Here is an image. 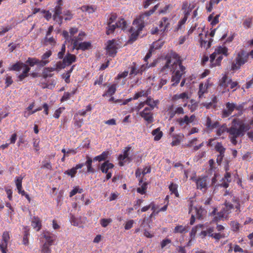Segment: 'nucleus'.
Returning a JSON list of instances; mask_svg holds the SVG:
<instances>
[{"mask_svg":"<svg viewBox=\"0 0 253 253\" xmlns=\"http://www.w3.org/2000/svg\"><path fill=\"white\" fill-rule=\"evenodd\" d=\"M217 127L218 128L216 131V135L224 138L226 136V133H228L230 141L234 145L237 143L236 138L240 136H243L245 132L250 129V126L244 124L243 120L237 119L233 120L229 128H227L225 124L221 126H218Z\"/></svg>","mask_w":253,"mask_h":253,"instance_id":"nucleus-1","label":"nucleus"},{"mask_svg":"<svg viewBox=\"0 0 253 253\" xmlns=\"http://www.w3.org/2000/svg\"><path fill=\"white\" fill-rule=\"evenodd\" d=\"M185 67L182 65L180 57L174 53L167 58L161 72L165 73L169 70L172 74V85L175 86L179 83L182 75L185 73Z\"/></svg>","mask_w":253,"mask_h":253,"instance_id":"nucleus-2","label":"nucleus"},{"mask_svg":"<svg viewBox=\"0 0 253 253\" xmlns=\"http://www.w3.org/2000/svg\"><path fill=\"white\" fill-rule=\"evenodd\" d=\"M158 4L155 5L153 8L144 13L137 17L133 22L132 26L130 29L131 34L128 41V43H132L136 40L140 32L144 27V18L152 15L158 8Z\"/></svg>","mask_w":253,"mask_h":253,"instance_id":"nucleus-3","label":"nucleus"},{"mask_svg":"<svg viewBox=\"0 0 253 253\" xmlns=\"http://www.w3.org/2000/svg\"><path fill=\"white\" fill-rule=\"evenodd\" d=\"M35 65H40V60L36 58L29 57L26 61V63L18 62L10 67L9 70L15 71H20L22 70V72L17 77L19 81H22L29 75V72L30 70V68L28 65L33 67Z\"/></svg>","mask_w":253,"mask_h":253,"instance_id":"nucleus-4","label":"nucleus"},{"mask_svg":"<svg viewBox=\"0 0 253 253\" xmlns=\"http://www.w3.org/2000/svg\"><path fill=\"white\" fill-rule=\"evenodd\" d=\"M231 201L233 203V204H231L229 202H226L222 210L217 214H216V209H214L211 213V214L214 216L212 221L218 222L221 220L227 219L228 215L230 212L231 210H232L234 207L237 209L236 211L238 212L240 211V205L239 199L235 197L232 196H231Z\"/></svg>","mask_w":253,"mask_h":253,"instance_id":"nucleus-5","label":"nucleus"},{"mask_svg":"<svg viewBox=\"0 0 253 253\" xmlns=\"http://www.w3.org/2000/svg\"><path fill=\"white\" fill-rule=\"evenodd\" d=\"M228 49L224 45L217 46L213 53L210 56V66L213 67L220 65L223 59V56H228L229 55Z\"/></svg>","mask_w":253,"mask_h":253,"instance_id":"nucleus-6","label":"nucleus"},{"mask_svg":"<svg viewBox=\"0 0 253 253\" xmlns=\"http://www.w3.org/2000/svg\"><path fill=\"white\" fill-rule=\"evenodd\" d=\"M248 61V55L244 50L239 51L231 65V70L235 71L239 69L241 67Z\"/></svg>","mask_w":253,"mask_h":253,"instance_id":"nucleus-7","label":"nucleus"},{"mask_svg":"<svg viewBox=\"0 0 253 253\" xmlns=\"http://www.w3.org/2000/svg\"><path fill=\"white\" fill-rule=\"evenodd\" d=\"M194 8L193 4H188L187 2L183 3L182 10L184 13V17L178 22L176 30L180 29L181 26L185 23L190 12Z\"/></svg>","mask_w":253,"mask_h":253,"instance_id":"nucleus-8","label":"nucleus"},{"mask_svg":"<svg viewBox=\"0 0 253 253\" xmlns=\"http://www.w3.org/2000/svg\"><path fill=\"white\" fill-rule=\"evenodd\" d=\"M159 101L158 100H154L150 96H147L146 100L140 102L137 106L132 108L131 109L130 112H132L134 111H139L141 110L145 106H149L152 107H155L159 104Z\"/></svg>","mask_w":253,"mask_h":253,"instance_id":"nucleus-9","label":"nucleus"},{"mask_svg":"<svg viewBox=\"0 0 253 253\" xmlns=\"http://www.w3.org/2000/svg\"><path fill=\"white\" fill-rule=\"evenodd\" d=\"M220 86L223 87L225 90L229 91L230 89H233V91H234L237 88L238 84L237 82L232 81L226 75H224L220 81Z\"/></svg>","mask_w":253,"mask_h":253,"instance_id":"nucleus-10","label":"nucleus"},{"mask_svg":"<svg viewBox=\"0 0 253 253\" xmlns=\"http://www.w3.org/2000/svg\"><path fill=\"white\" fill-rule=\"evenodd\" d=\"M154 107L145 106L142 110L137 111L138 114L142 117L148 123H151L154 121L153 114L152 113Z\"/></svg>","mask_w":253,"mask_h":253,"instance_id":"nucleus-11","label":"nucleus"},{"mask_svg":"<svg viewBox=\"0 0 253 253\" xmlns=\"http://www.w3.org/2000/svg\"><path fill=\"white\" fill-rule=\"evenodd\" d=\"M196 120V117L194 114L190 116L185 115L183 117L177 119L176 120V123L181 128H185L188 125L194 122Z\"/></svg>","mask_w":253,"mask_h":253,"instance_id":"nucleus-12","label":"nucleus"},{"mask_svg":"<svg viewBox=\"0 0 253 253\" xmlns=\"http://www.w3.org/2000/svg\"><path fill=\"white\" fill-rule=\"evenodd\" d=\"M243 108L242 105H236L234 103L228 102L226 104V109L222 111V116L223 118H226L229 116L234 110L241 111Z\"/></svg>","mask_w":253,"mask_h":253,"instance_id":"nucleus-13","label":"nucleus"},{"mask_svg":"<svg viewBox=\"0 0 253 253\" xmlns=\"http://www.w3.org/2000/svg\"><path fill=\"white\" fill-rule=\"evenodd\" d=\"M199 42L202 47L208 49L211 47L212 39L208 36V33L205 32L199 35Z\"/></svg>","mask_w":253,"mask_h":253,"instance_id":"nucleus-14","label":"nucleus"},{"mask_svg":"<svg viewBox=\"0 0 253 253\" xmlns=\"http://www.w3.org/2000/svg\"><path fill=\"white\" fill-rule=\"evenodd\" d=\"M114 168V165L106 161L102 163L100 166V170L103 173L106 174V178L107 180L109 179L112 177V172Z\"/></svg>","mask_w":253,"mask_h":253,"instance_id":"nucleus-15","label":"nucleus"},{"mask_svg":"<svg viewBox=\"0 0 253 253\" xmlns=\"http://www.w3.org/2000/svg\"><path fill=\"white\" fill-rule=\"evenodd\" d=\"M196 183L197 188L200 189L203 192H206L208 189V177H200L198 178L194 179L191 178Z\"/></svg>","mask_w":253,"mask_h":253,"instance_id":"nucleus-16","label":"nucleus"},{"mask_svg":"<svg viewBox=\"0 0 253 253\" xmlns=\"http://www.w3.org/2000/svg\"><path fill=\"white\" fill-rule=\"evenodd\" d=\"M131 149L130 146L126 147L123 152V154H121L118 157L119 165L120 166H124L126 163L130 161V159L128 157L129 152Z\"/></svg>","mask_w":253,"mask_h":253,"instance_id":"nucleus-17","label":"nucleus"},{"mask_svg":"<svg viewBox=\"0 0 253 253\" xmlns=\"http://www.w3.org/2000/svg\"><path fill=\"white\" fill-rule=\"evenodd\" d=\"M118 44L115 40L109 41L106 45L107 54L110 56H114L117 53Z\"/></svg>","mask_w":253,"mask_h":253,"instance_id":"nucleus-18","label":"nucleus"},{"mask_svg":"<svg viewBox=\"0 0 253 253\" xmlns=\"http://www.w3.org/2000/svg\"><path fill=\"white\" fill-rule=\"evenodd\" d=\"M191 97V94L188 92H183L180 94H176L174 95L172 97V100L176 101L179 99L182 100L184 103L183 107H186L187 105V101Z\"/></svg>","mask_w":253,"mask_h":253,"instance_id":"nucleus-19","label":"nucleus"},{"mask_svg":"<svg viewBox=\"0 0 253 253\" xmlns=\"http://www.w3.org/2000/svg\"><path fill=\"white\" fill-rule=\"evenodd\" d=\"M189 213H193L197 218L201 219L206 214V211L202 207H193L191 204Z\"/></svg>","mask_w":253,"mask_h":253,"instance_id":"nucleus-20","label":"nucleus"},{"mask_svg":"<svg viewBox=\"0 0 253 253\" xmlns=\"http://www.w3.org/2000/svg\"><path fill=\"white\" fill-rule=\"evenodd\" d=\"M160 31L162 33L167 32L170 27V19L167 17H163L159 22Z\"/></svg>","mask_w":253,"mask_h":253,"instance_id":"nucleus-21","label":"nucleus"},{"mask_svg":"<svg viewBox=\"0 0 253 253\" xmlns=\"http://www.w3.org/2000/svg\"><path fill=\"white\" fill-rule=\"evenodd\" d=\"M10 239L9 233L7 231H5L3 233L2 236V240L0 243V249L2 253H7L6 249L7 247L8 242Z\"/></svg>","mask_w":253,"mask_h":253,"instance_id":"nucleus-22","label":"nucleus"},{"mask_svg":"<svg viewBox=\"0 0 253 253\" xmlns=\"http://www.w3.org/2000/svg\"><path fill=\"white\" fill-rule=\"evenodd\" d=\"M23 177L21 176L16 177L15 180V185L19 194L22 196H25L27 200L30 202V198L28 194H26L24 190L22 189V182Z\"/></svg>","mask_w":253,"mask_h":253,"instance_id":"nucleus-23","label":"nucleus"},{"mask_svg":"<svg viewBox=\"0 0 253 253\" xmlns=\"http://www.w3.org/2000/svg\"><path fill=\"white\" fill-rule=\"evenodd\" d=\"M73 44L74 48L78 50L81 49L82 50H85L90 49L91 47V44L90 42H85L78 43V40L77 39L73 40Z\"/></svg>","mask_w":253,"mask_h":253,"instance_id":"nucleus-24","label":"nucleus"},{"mask_svg":"<svg viewBox=\"0 0 253 253\" xmlns=\"http://www.w3.org/2000/svg\"><path fill=\"white\" fill-rule=\"evenodd\" d=\"M62 7L60 5H57L55 8V12L53 16L54 20L58 22L59 24H61L63 18V16L61 15L62 14Z\"/></svg>","mask_w":253,"mask_h":253,"instance_id":"nucleus-25","label":"nucleus"},{"mask_svg":"<svg viewBox=\"0 0 253 253\" xmlns=\"http://www.w3.org/2000/svg\"><path fill=\"white\" fill-rule=\"evenodd\" d=\"M42 236L45 240V242L48 245L51 246L55 240L56 236L53 234L45 231L42 233Z\"/></svg>","mask_w":253,"mask_h":253,"instance_id":"nucleus-26","label":"nucleus"},{"mask_svg":"<svg viewBox=\"0 0 253 253\" xmlns=\"http://www.w3.org/2000/svg\"><path fill=\"white\" fill-rule=\"evenodd\" d=\"M78 32V29L76 28H72L70 29L69 33L66 31H64L62 33L63 37L65 38L66 41L69 42L71 41L72 42V39H73V36Z\"/></svg>","mask_w":253,"mask_h":253,"instance_id":"nucleus-27","label":"nucleus"},{"mask_svg":"<svg viewBox=\"0 0 253 253\" xmlns=\"http://www.w3.org/2000/svg\"><path fill=\"white\" fill-rule=\"evenodd\" d=\"M84 164H78L75 167H73L70 169L66 170L64 173L71 176V177H74L77 172V170L78 169L82 168L84 167Z\"/></svg>","mask_w":253,"mask_h":253,"instance_id":"nucleus-28","label":"nucleus"},{"mask_svg":"<svg viewBox=\"0 0 253 253\" xmlns=\"http://www.w3.org/2000/svg\"><path fill=\"white\" fill-rule=\"evenodd\" d=\"M215 150L219 153V155L218 156L217 159V162L218 163H220L222 158L224 156V153L225 149L223 147L222 144L220 143H217L215 146Z\"/></svg>","mask_w":253,"mask_h":253,"instance_id":"nucleus-29","label":"nucleus"},{"mask_svg":"<svg viewBox=\"0 0 253 253\" xmlns=\"http://www.w3.org/2000/svg\"><path fill=\"white\" fill-rule=\"evenodd\" d=\"M147 182H143L141 179H140L138 184L139 187L136 189L137 192L141 195L145 194L147 189Z\"/></svg>","mask_w":253,"mask_h":253,"instance_id":"nucleus-30","label":"nucleus"},{"mask_svg":"<svg viewBox=\"0 0 253 253\" xmlns=\"http://www.w3.org/2000/svg\"><path fill=\"white\" fill-rule=\"evenodd\" d=\"M226 173L224 175V178L222 179L221 186L224 188H227L229 186V183L231 181V174L227 171L228 170V168L226 167L225 169Z\"/></svg>","mask_w":253,"mask_h":253,"instance_id":"nucleus-31","label":"nucleus"},{"mask_svg":"<svg viewBox=\"0 0 253 253\" xmlns=\"http://www.w3.org/2000/svg\"><path fill=\"white\" fill-rule=\"evenodd\" d=\"M52 52L50 50L45 52L42 56V60H40V66H43L49 62L48 58L51 55Z\"/></svg>","mask_w":253,"mask_h":253,"instance_id":"nucleus-32","label":"nucleus"},{"mask_svg":"<svg viewBox=\"0 0 253 253\" xmlns=\"http://www.w3.org/2000/svg\"><path fill=\"white\" fill-rule=\"evenodd\" d=\"M151 93L150 89L147 90H141L136 92L133 96V99L136 100L141 97H147Z\"/></svg>","mask_w":253,"mask_h":253,"instance_id":"nucleus-33","label":"nucleus"},{"mask_svg":"<svg viewBox=\"0 0 253 253\" xmlns=\"http://www.w3.org/2000/svg\"><path fill=\"white\" fill-rule=\"evenodd\" d=\"M116 84H114L108 86V88L103 94V96H111L113 95L116 91Z\"/></svg>","mask_w":253,"mask_h":253,"instance_id":"nucleus-34","label":"nucleus"},{"mask_svg":"<svg viewBox=\"0 0 253 253\" xmlns=\"http://www.w3.org/2000/svg\"><path fill=\"white\" fill-rule=\"evenodd\" d=\"M76 57L75 55L68 54L63 59L66 66L71 65L72 63L75 62Z\"/></svg>","mask_w":253,"mask_h":253,"instance_id":"nucleus-35","label":"nucleus"},{"mask_svg":"<svg viewBox=\"0 0 253 253\" xmlns=\"http://www.w3.org/2000/svg\"><path fill=\"white\" fill-rule=\"evenodd\" d=\"M70 221L71 224L74 226H82V222L81 218H77L73 215L71 214Z\"/></svg>","mask_w":253,"mask_h":253,"instance_id":"nucleus-36","label":"nucleus"},{"mask_svg":"<svg viewBox=\"0 0 253 253\" xmlns=\"http://www.w3.org/2000/svg\"><path fill=\"white\" fill-rule=\"evenodd\" d=\"M150 208H151L152 210L153 211V213L152 214V215L155 213L156 211L158 208V205H156L154 202H151L148 206L143 207L141 211L142 212H144L148 211Z\"/></svg>","mask_w":253,"mask_h":253,"instance_id":"nucleus-37","label":"nucleus"},{"mask_svg":"<svg viewBox=\"0 0 253 253\" xmlns=\"http://www.w3.org/2000/svg\"><path fill=\"white\" fill-rule=\"evenodd\" d=\"M209 86V83L206 82L205 84L201 83L199 85V90L198 95L200 98L202 97L203 95L206 92L207 88Z\"/></svg>","mask_w":253,"mask_h":253,"instance_id":"nucleus-38","label":"nucleus"},{"mask_svg":"<svg viewBox=\"0 0 253 253\" xmlns=\"http://www.w3.org/2000/svg\"><path fill=\"white\" fill-rule=\"evenodd\" d=\"M218 125V122H215L212 123L211 119L209 117L206 118V126L209 129H212L216 128Z\"/></svg>","mask_w":253,"mask_h":253,"instance_id":"nucleus-39","label":"nucleus"},{"mask_svg":"<svg viewBox=\"0 0 253 253\" xmlns=\"http://www.w3.org/2000/svg\"><path fill=\"white\" fill-rule=\"evenodd\" d=\"M32 226L35 228L37 231H39L42 226L41 221L40 218L37 217H35L32 221Z\"/></svg>","mask_w":253,"mask_h":253,"instance_id":"nucleus-40","label":"nucleus"},{"mask_svg":"<svg viewBox=\"0 0 253 253\" xmlns=\"http://www.w3.org/2000/svg\"><path fill=\"white\" fill-rule=\"evenodd\" d=\"M146 68L145 67L144 65H143L140 69L137 70L135 67V65H134L133 66L131 67V69L130 71L129 75L133 76V75H136L138 73H141L143 71H144L145 70Z\"/></svg>","mask_w":253,"mask_h":253,"instance_id":"nucleus-41","label":"nucleus"},{"mask_svg":"<svg viewBox=\"0 0 253 253\" xmlns=\"http://www.w3.org/2000/svg\"><path fill=\"white\" fill-rule=\"evenodd\" d=\"M228 235V234L227 233L223 232H219L218 233H214V234H210V236L217 240H219L221 239L227 237Z\"/></svg>","mask_w":253,"mask_h":253,"instance_id":"nucleus-42","label":"nucleus"},{"mask_svg":"<svg viewBox=\"0 0 253 253\" xmlns=\"http://www.w3.org/2000/svg\"><path fill=\"white\" fill-rule=\"evenodd\" d=\"M219 14L213 16V14H211L208 17V21L211 22V25L212 26H214L219 22Z\"/></svg>","mask_w":253,"mask_h":253,"instance_id":"nucleus-43","label":"nucleus"},{"mask_svg":"<svg viewBox=\"0 0 253 253\" xmlns=\"http://www.w3.org/2000/svg\"><path fill=\"white\" fill-rule=\"evenodd\" d=\"M109 154V153L108 151H104L100 155L95 157L93 160L98 161L99 162L105 161L108 158Z\"/></svg>","mask_w":253,"mask_h":253,"instance_id":"nucleus-44","label":"nucleus"},{"mask_svg":"<svg viewBox=\"0 0 253 253\" xmlns=\"http://www.w3.org/2000/svg\"><path fill=\"white\" fill-rule=\"evenodd\" d=\"M152 134L154 136V140L155 141L159 140L163 136V132L160 130V128L153 130Z\"/></svg>","mask_w":253,"mask_h":253,"instance_id":"nucleus-45","label":"nucleus"},{"mask_svg":"<svg viewBox=\"0 0 253 253\" xmlns=\"http://www.w3.org/2000/svg\"><path fill=\"white\" fill-rule=\"evenodd\" d=\"M55 71V69L53 68H45L42 72V76L44 78L52 77L53 74L52 72Z\"/></svg>","mask_w":253,"mask_h":253,"instance_id":"nucleus-46","label":"nucleus"},{"mask_svg":"<svg viewBox=\"0 0 253 253\" xmlns=\"http://www.w3.org/2000/svg\"><path fill=\"white\" fill-rule=\"evenodd\" d=\"M116 25L118 28L124 30L126 27L127 22L124 18L120 17L116 23Z\"/></svg>","mask_w":253,"mask_h":253,"instance_id":"nucleus-47","label":"nucleus"},{"mask_svg":"<svg viewBox=\"0 0 253 253\" xmlns=\"http://www.w3.org/2000/svg\"><path fill=\"white\" fill-rule=\"evenodd\" d=\"M49 245L46 243L43 244L40 247V253H51V250L50 248Z\"/></svg>","mask_w":253,"mask_h":253,"instance_id":"nucleus-48","label":"nucleus"},{"mask_svg":"<svg viewBox=\"0 0 253 253\" xmlns=\"http://www.w3.org/2000/svg\"><path fill=\"white\" fill-rule=\"evenodd\" d=\"M187 228L188 227L186 226L177 225L174 228L173 232L175 233H183L187 231Z\"/></svg>","mask_w":253,"mask_h":253,"instance_id":"nucleus-49","label":"nucleus"},{"mask_svg":"<svg viewBox=\"0 0 253 253\" xmlns=\"http://www.w3.org/2000/svg\"><path fill=\"white\" fill-rule=\"evenodd\" d=\"M81 10L83 11H86L89 13H91L95 11L96 7L92 5H84L81 7Z\"/></svg>","mask_w":253,"mask_h":253,"instance_id":"nucleus-50","label":"nucleus"},{"mask_svg":"<svg viewBox=\"0 0 253 253\" xmlns=\"http://www.w3.org/2000/svg\"><path fill=\"white\" fill-rule=\"evenodd\" d=\"M86 159H87V160L85 162V165H86V167H87V172H94V169L92 168V160L91 158H90L89 157H87Z\"/></svg>","mask_w":253,"mask_h":253,"instance_id":"nucleus-51","label":"nucleus"},{"mask_svg":"<svg viewBox=\"0 0 253 253\" xmlns=\"http://www.w3.org/2000/svg\"><path fill=\"white\" fill-rule=\"evenodd\" d=\"M169 189L171 193H173L176 197H177L179 196V194L177 191V184L171 183L169 186Z\"/></svg>","mask_w":253,"mask_h":253,"instance_id":"nucleus-52","label":"nucleus"},{"mask_svg":"<svg viewBox=\"0 0 253 253\" xmlns=\"http://www.w3.org/2000/svg\"><path fill=\"white\" fill-rule=\"evenodd\" d=\"M117 27L116 25L113 24H107V27L106 28V34L107 35H110L114 32L115 29Z\"/></svg>","mask_w":253,"mask_h":253,"instance_id":"nucleus-53","label":"nucleus"},{"mask_svg":"<svg viewBox=\"0 0 253 253\" xmlns=\"http://www.w3.org/2000/svg\"><path fill=\"white\" fill-rule=\"evenodd\" d=\"M190 104H188L187 106H188V108L189 109L190 111L193 112L196 110L198 107V104L193 99H191L190 100Z\"/></svg>","mask_w":253,"mask_h":253,"instance_id":"nucleus-54","label":"nucleus"},{"mask_svg":"<svg viewBox=\"0 0 253 253\" xmlns=\"http://www.w3.org/2000/svg\"><path fill=\"white\" fill-rule=\"evenodd\" d=\"M75 121H74V125L77 128H80L83 123L84 120L83 119L81 118H78L76 116H75V117L74 118Z\"/></svg>","mask_w":253,"mask_h":253,"instance_id":"nucleus-55","label":"nucleus"},{"mask_svg":"<svg viewBox=\"0 0 253 253\" xmlns=\"http://www.w3.org/2000/svg\"><path fill=\"white\" fill-rule=\"evenodd\" d=\"M83 190V189L80 188L79 186L75 187L73 189L70 193V197H72L77 193H82Z\"/></svg>","mask_w":253,"mask_h":253,"instance_id":"nucleus-56","label":"nucleus"},{"mask_svg":"<svg viewBox=\"0 0 253 253\" xmlns=\"http://www.w3.org/2000/svg\"><path fill=\"white\" fill-rule=\"evenodd\" d=\"M66 66L64 60L63 61H59L56 63L54 67L53 68L55 69V70L59 71L63 68H64Z\"/></svg>","mask_w":253,"mask_h":253,"instance_id":"nucleus-57","label":"nucleus"},{"mask_svg":"<svg viewBox=\"0 0 253 253\" xmlns=\"http://www.w3.org/2000/svg\"><path fill=\"white\" fill-rule=\"evenodd\" d=\"M117 17V15L116 13H111L108 16L107 24H113V23H114L116 21Z\"/></svg>","mask_w":253,"mask_h":253,"instance_id":"nucleus-58","label":"nucleus"},{"mask_svg":"<svg viewBox=\"0 0 253 253\" xmlns=\"http://www.w3.org/2000/svg\"><path fill=\"white\" fill-rule=\"evenodd\" d=\"M163 42H162L161 40H158V41L153 42L151 46V50L160 48L163 45Z\"/></svg>","mask_w":253,"mask_h":253,"instance_id":"nucleus-59","label":"nucleus"},{"mask_svg":"<svg viewBox=\"0 0 253 253\" xmlns=\"http://www.w3.org/2000/svg\"><path fill=\"white\" fill-rule=\"evenodd\" d=\"M63 14L65 20H70L73 18V14L70 10L64 11Z\"/></svg>","mask_w":253,"mask_h":253,"instance_id":"nucleus-60","label":"nucleus"},{"mask_svg":"<svg viewBox=\"0 0 253 253\" xmlns=\"http://www.w3.org/2000/svg\"><path fill=\"white\" fill-rule=\"evenodd\" d=\"M111 218H102L100 220V223L103 227H107L112 222Z\"/></svg>","mask_w":253,"mask_h":253,"instance_id":"nucleus-61","label":"nucleus"},{"mask_svg":"<svg viewBox=\"0 0 253 253\" xmlns=\"http://www.w3.org/2000/svg\"><path fill=\"white\" fill-rule=\"evenodd\" d=\"M171 241L168 238L165 239L162 241L160 245L162 249H164L171 243Z\"/></svg>","mask_w":253,"mask_h":253,"instance_id":"nucleus-62","label":"nucleus"},{"mask_svg":"<svg viewBox=\"0 0 253 253\" xmlns=\"http://www.w3.org/2000/svg\"><path fill=\"white\" fill-rule=\"evenodd\" d=\"M64 110H65L64 107H60V108H58L55 111V112L53 114V117L56 119L59 118L60 115L62 114V113L63 112V111Z\"/></svg>","mask_w":253,"mask_h":253,"instance_id":"nucleus-63","label":"nucleus"},{"mask_svg":"<svg viewBox=\"0 0 253 253\" xmlns=\"http://www.w3.org/2000/svg\"><path fill=\"white\" fill-rule=\"evenodd\" d=\"M42 168H44L51 170L52 169V166L50 162L46 161H43Z\"/></svg>","mask_w":253,"mask_h":253,"instance_id":"nucleus-64","label":"nucleus"}]
</instances>
